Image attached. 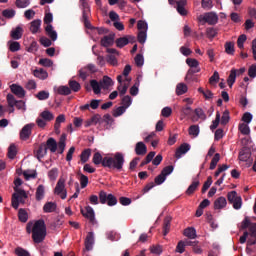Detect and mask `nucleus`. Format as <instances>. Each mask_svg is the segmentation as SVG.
Segmentation results:
<instances>
[{
    "instance_id": "obj_44",
    "label": "nucleus",
    "mask_w": 256,
    "mask_h": 256,
    "mask_svg": "<svg viewBox=\"0 0 256 256\" xmlns=\"http://www.w3.org/2000/svg\"><path fill=\"white\" fill-rule=\"evenodd\" d=\"M238 130H240L241 135H250V127L246 123H240Z\"/></svg>"
},
{
    "instance_id": "obj_49",
    "label": "nucleus",
    "mask_w": 256,
    "mask_h": 256,
    "mask_svg": "<svg viewBox=\"0 0 256 256\" xmlns=\"http://www.w3.org/2000/svg\"><path fill=\"white\" fill-rule=\"evenodd\" d=\"M220 154L216 153L215 156L213 157L212 161H211V165H210V170L213 171L216 169L217 164L220 162Z\"/></svg>"
},
{
    "instance_id": "obj_2",
    "label": "nucleus",
    "mask_w": 256,
    "mask_h": 256,
    "mask_svg": "<svg viewBox=\"0 0 256 256\" xmlns=\"http://www.w3.org/2000/svg\"><path fill=\"white\" fill-rule=\"evenodd\" d=\"M125 165V155L121 152H116L112 157L106 156L103 161V168H108L111 170H116L121 172L123 166Z\"/></svg>"
},
{
    "instance_id": "obj_15",
    "label": "nucleus",
    "mask_w": 256,
    "mask_h": 256,
    "mask_svg": "<svg viewBox=\"0 0 256 256\" xmlns=\"http://www.w3.org/2000/svg\"><path fill=\"white\" fill-rule=\"evenodd\" d=\"M45 33L51 39V41H57L58 34L56 30H54L52 24H47V26H45Z\"/></svg>"
},
{
    "instance_id": "obj_21",
    "label": "nucleus",
    "mask_w": 256,
    "mask_h": 256,
    "mask_svg": "<svg viewBox=\"0 0 256 256\" xmlns=\"http://www.w3.org/2000/svg\"><path fill=\"white\" fill-rule=\"evenodd\" d=\"M66 140H67V136L66 134H62L59 138L58 141V153L60 155H63L65 149H66Z\"/></svg>"
},
{
    "instance_id": "obj_11",
    "label": "nucleus",
    "mask_w": 256,
    "mask_h": 256,
    "mask_svg": "<svg viewBox=\"0 0 256 256\" xmlns=\"http://www.w3.org/2000/svg\"><path fill=\"white\" fill-rule=\"evenodd\" d=\"M190 149H191L190 144H188V143L181 144L180 147L177 148V150H176L175 158L177 160L181 159V157L183 155H186V153H188V151H190Z\"/></svg>"
},
{
    "instance_id": "obj_27",
    "label": "nucleus",
    "mask_w": 256,
    "mask_h": 256,
    "mask_svg": "<svg viewBox=\"0 0 256 256\" xmlns=\"http://www.w3.org/2000/svg\"><path fill=\"white\" fill-rule=\"evenodd\" d=\"M172 217L166 216L163 222V235L166 236L170 232Z\"/></svg>"
},
{
    "instance_id": "obj_28",
    "label": "nucleus",
    "mask_w": 256,
    "mask_h": 256,
    "mask_svg": "<svg viewBox=\"0 0 256 256\" xmlns=\"http://www.w3.org/2000/svg\"><path fill=\"white\" fill-rule=\"evenodd\" d=\"M101 88L107 90L109 87L113 86V79L109 76H104L100 81Z\"/></svg>"
},
{
    "instance_id": "obj_42",
    "label": "nucleus",
    "mask_w": 256,
    "mask_h": 256,
    "mask_svg": "<svg viewBox=\"0 0 256 256\" xmlns=\"http://www.w3.org/2000/svg\"><path fill=\"white\" fill-rule=\"evenodd\" d=\"M59 176V169L58 168H52L48 171V178L50 181H56Z\"/></svg>"
},
{
    "instance_id": "obj_36",
    "label": "nucleus",
    "mask_w": 256,
    "mask_h": 256,
    "mask_svg": "<svg viewBox=\"0 0 256 256\" xmlns=\"http://www.w3.org/2000/svg\"><path fill=\"white\" fill-rule=\"evenodd\" d=\"M90 86L93 89L94 94H100L102 90L101 83H99L97 80H91Z\"/></svg>"
},
{
    "instance_id": "obj_18",
    "label": "nucleus",
    "mask_w": 256,
    "mask_h": 256,
    "mask_svg": "<svg viewBox=\"0 0 256 256\" xmlns=\"http://www.w3.org/2000/svg\"><path fill=\"white\" fill-rule=\"evenodd\" d=\"M45 146H46L47 150L49 149V151L51 153H56V151L58 149L57 141L54 138H48Z\"/></svg>"
},
{
    "instance_id": "obj_46",
    "label": "nucleus",
    "mask_w": 256,
    "mask_h": 256,
    "mask_svg": "<svg viewBox=\"0 0 256 256\" xmlns=\"http://www.w3.org/2000/svg\"><path fill=\"white\" fill-rule=\"evenodd\" d=\"M201 71L200 67L190 68L187 72L185 80H193V75Z\"/></svg>"
},
{
    "instance_id": "obj_53",
    "label": "nucleus",
    "mask_w": 256,
    "mask_h": 256,
    "mask_svg": "<svg viewBox=\"0 0 256 256\" xmlns=\"http://www.w3.org/2000/svg\"><path fill=\"white\" fill-rule=\"evenodd\" d=\"M187 90H188L187 86L183 83H180L177 85L176 93L177 95H183L187 92Z\"/></svg>"
},
{
    "instance_id": "obj_64",
    "label": "nucleus",
    "mask_w": 256,
    "mask_h": 256,
    "mask_svg": "<svg viewBox=\"0 0 256 256\" xmlns=\"http://www.w3.org/2000/svg\"><path fill=\"white\" fill-rule=\"evenodd\" d=\"M134 60H135V64L137 65V67L143 66L144 58L141 54H137Z\"/></svg>"
},
{
    "instance_id": "obj_26",
    "label": "nucleus",
    "mask_w": 256,
    "mask_h": 256,
    "mask_svg": "<svg viewBox=\"0 0 256 256\" xmlns=\"http://www.w3.org/2000/svg\"><path fill=\"white\" fill-rule=\"evenodd\" d=\"M92 155V150L87 148L81 152L80 161L82 164H86Z\"/></svg>"
},
{
    "instance_id": "obj_40",
    "label": "nucleus",
    "mask_w": 256,
    "mask_h": 256,
    "mask_svg": "<svg viewBox=\"0 0 256 256\" xmlns=\"http://www.w3.org/2000/svg\"><path fill=\"white\" fill-rule=\"evenodd\" d=\"M17 156V147L15 144H10V147H8V159L14 160Z\"/></svg>"
},
{
    "instance_id": "obj_13",
    "label": "nucleus",
    "mask_w": 256,
    "mask_h": 256,
    "mask_svg": "<svg viewBox=\"0 0 256 256\" xmlns=\"http://www.w3.org/2000/svg\"><path fill=\"white\" fill-rule=\"evenodd\" d=\"M95 243L94 232L90 231L87 233L85 238V249L86 251H91L93 249V245Z\"/></svg>"
},
{
    "instance_id": "obj_55",
    "label": "nucleus",
    "mask_w": 256,
    "mask_h": 256,
    "mask_svg": "<svg viewBox=\"0 0 256 256\" xmlns=\"http://www.w3.org/2000/svg\"><path fill=\"white\" fill-rule=\"evenodd\" d=\"M213 184V180H212V177L209 176L207 178V181H205L204 185H203V188H202V193L205 194L209 188L211 187V185Z\"/></svg>"
},
{
    "instance_id": "obj_17",
    "label": "nucleus",
    "mask_w": 256,
    "mask_h": 256,
    "mask_svg": "<svg viewBox=\"0 0 256 256\" xmlns=\"http://www.w3.org/2000/svg\"><path fill=\"white\" fill-rule=\"evenodd\" d=\"M41 25L42 20H32V22H30L29 31L32 34H37L41 29Z\"/></svg>"
},
{
    "instance_id": "obj_62",
    "label": "nucleus",
    "mask_w": 256,
    "mask_h": 256,
    "mask_svg": "<svg viewBox=\"0 0 256 256\" xmlns=\"http://www.w3.org/2000/svg\"><path fill=\"white\" fill-rule=\"evenodd\" d=\"M125 110H127V108H125V106H120L116 110L113 111V116L119 117V116L123 115V113H125Z\"/></svg>"
},
{
    "instance_id": "obj_23",
    "label": "nucleus",
    "mask_w": 256,
    "mask_h": 256,
    "mask_svg": "<svg viewBox=\"0 0 256 256\" xmlns=\"http://www.w3.org/2000/svg\"><path fill=\"white\" fill-rule=\"evenodd\" d=\"M135 153L137 156H144L147 153V147L143 142H138L135 146Z\"/></svg>"
},
{
    "instance_id": "obj_12",
    "label": "nucleus",
    "mask_w": 256,
    "mask_h": 256,
    "mask_svg": "<svg viewBox=\"0 0 256 256\" xmlns=\"http://www.w3.org/2000/svg\"><path fill=\"white\" fill-rule=\"evenodd\" d=\"M10 91H12V93H14V95L18 96L20 99L24 98L26 95L24 88L17 84L10 85Z\"/></svg>"
},
{
    "instance_id": "obj_57",
    "label": "nucleus",
    "mask_w": 256,
    "mask_h": 256,
    "mask_svg": "<svg viewBox=\"0 0 256 256\" xmlns=\"http://www.w3.org/2000/svg\"><path fill=\"white\" fill-rule=\"evenodd\" d=\"M107 205L110 207L117 205V197L113 194H108Z\"/></svg>"
},
{
    "instance_id": "obj_45",
    "label": "nucleus",
    "mask_w": 256,
    "mask_h": 256,
    "mask_svg": "<svg viewBox=\"0 0 256 256\" xmlns=\"http://www.w3.org/2000/svg\"><path fill=\"white\" fill-rule=\"evenodd\" d=\"M115 43L118 48H123L129 44V39L123 36L122 38H117Z\"/></svg>"
},
{
    "instance_id": "obj_33",
    "label": "nucleus",
    "mask_w": 256,
    "mask_h": 256,
    "mask_svg": "<svg viewBox=\"0 0 256 256\" xmlns=\"http://www.w3.org/2000/svg\"><path fill=\"white\" fill-rule=\"evenodd\" d=\"M23 177L26 181H29L31 179H36L37 171L36 170H25V171H23Z\"/></svg>"
},
{
    "instance_id": "obj_43",
    "label": "nucleus",
    "mask_w": 256,
    "mask_h": 256,
    "mask_svg": "<svg viewBox=\"0 0 256 256\" xmlns=\"http://www.w3.org/2000/svg\"><path fill=\"white\" fill-rule=\"evenodd\" d=\"M57 93L59 95L67 96L72 94V90L68 86H60L57 88Z\"/></svg>"
},
{
    "instance_id": "obj_58",
    "label": "nucleus",
    "mask_w": 256,
    "mask_h": 256,
    "mask_svg": "<svg viewBox=\"0 0 256 256\" xmlns=\"http://www.w3.org/2000/svg\"><path fill=\"white\" fill-rule=\"evenodd\" d=\"M14 253L17 256H30V252H28V250H25L24 248H20V246H18V248L14 250Z\"/></svg>"
},
{
    "instance_id": "obj_20",
    "label": "nucleus",
    "mask_w": 256,
    "mask_h": 256,
    "mask_svg": "<svg viewBox=\"0 0 256 256\" xmlns=\"http://www.w3.org/2000/svg\"><path fill=\"white\" fill-rule=\"evenodd\" d=\"M105 157L100 152H95L92 158V163L96 166L102 165L104 167Z\"/></svg>"
},
{
    "instance_id": "obj_59",
    "label": "nucleus",
    "mask_w": 256,
    "mask_h": 256,
    "mask_svg": "<svg viewBox=\"0 0 256 256\" xmlns=\"http://www.w3.org/2000/svg\"><path fill=\"white\" fill-rule=\"evenodd\" d=\"M147 38V34L145 30H140L137 36V40L140 44H144Z\"/></svg>"
},
{
    "instance_id": "obj_19",
    "label": "nucleus",
    "mask_w": 256,
    "mask_h": 256,
    "mask_svg": "<svg viewBox=\"0 0 256 256\" xmlns=\"http://www.w3.org/2000/svg\"><path fill=\"white\" fill-rule=\"evenodd\" d=\"M57 210V203L56 202H46L43 205V212L44 213H54Z\"/></svg>"
},
{
    "instance_id": "obj_8",
    "label": "nucleus",
    "mask_w": 256,
    "mask_h": 256,
    "mask_svg": "<svg viewBox=\"0 0 256 256\" xmlns=\"http://www.w3.org/2000/svg\"><path fill=\"white\" fill-rule=\"evenodd\" d=\"M98 71L96 65L88 64L86 67L79 70V78L85 81L91 74L96 73Z\"/></svg>"
},
{
    "instance_id": "obj_25",
    "label": "nucleus",
    "mask_w": 256,
    "mask_h": 256,
    "mask_svg": "<svg viewBox=\"0 0 256 256\" xmlns=\"http://www.w3.org/2000/svg\"><path fill=\"white\" fill-rule=\"evenodd\" d=\"M177 4V11L181 16H186L187 15V10L184 8L187 4L186 0H178L176 2Z\"/></svg>"
},
{
    "instance_id": "obj_16",
    "label": "nucleus",
    "mask_w": 256,
    "mask_h": 256,
    "mask_svg": "<svg viewBox=\"0 0 256 256\" xmlns=\"http://www.w3.org/2000/svg\"><path fill=\"white\" fill-rule=\"evenodd\" d=\"M45 198V186L43 184H40L36 188L35 192V200L37 202L42 201Z\"/></svg>"
},
{
    "instance_id": "obj_37",
    "label": "nucleus",
    "mask_w": 256,
    "mask_h": 256,
    "mask_svg": "<svg viewBox=\"0 0 256 256\" xmlns=\"http://www.w3.org/2000/svg\"><path fill=\"white\" fill-rule=\"evenodd\" d=\"M40 117H42L47 122H50L54 120L55 116L53 113H51L49 110H44L39 114Z\"/></svg>"
},
{
    "instance_id": "obj_31",
    "label": "nucleus",
    "mask_w": 256,
    "mask_h": 256,
    "mask_svg": "<svg viewBox=\"0 0 256 256\" xmlns=\"http://www.w3.org/2000/svg\"><path fill=\"white\" fill-rule=\"evenodd\" d=\"M33 76L39 78L40 80H46L48 78V72L44 69H36L33 71Z\"/></svg>"
},
{
    "instance_id": "obj_34",
    "label": "nucleus",
    "mask_w": 256,
    "mask_h": 256,
    "mask_svg": "<svg viewBox=\"0 0 256 256\" xmlns=\"http://www.w3.org/2000/svg\"><path fill=\"white\" fill-rule=\"evenodd\" d=\"M186 245L192 247L194 253H196V254L202 253V248H200V246L198 245V242H196V241L192 242V240H187Z\"/></svg>"
},
{
    "instance_id": "obj_51",
    "label": "nucleus",
    "mask_w": 256,
    "mask_h": 256,
    "mask_svg": "<svg viewBox=\"0 0 256 256\" xmlns=\"http://www.w3.org/2000/svg\"><path fill=\"white\" fill-rule=\"evenodd\" d=\"M200 133V128L198 125H191L189 127V135H193V137H198Z\"/></svg>"
},
{
    "instance_id": "obj_52",
    "label": "nucleus",
    "mask_w": 256,
    "mask_h": 256,
    "mask_svg": "<svg viewBox=\"0 0 256 256\" xmlns=\"http://www.w3.org/2000/svg\"><path fill=\"white\" fill-rule=\"evenodd\" d=\"M106 62L112 66L119 65V62L117 61V57H115V55H107Z\"/></svg>"
},
{
    "instance_id": "obj_38",
    "label": "nucleus",
    "mask_w": 256,
    "mask_h": 256,
    "mask_svg": "<svg viewBox=\"0 0 256 256\" xmlns=\"http://www.w3.org/2000/svg\"><path fill=\"white\" fill-rule=\"evenodd\" d=\"M156 153L154 151H151L148 153V155L146 156L145 160H143L140 164V167H144L146 165H148L149 163H151L155 157Z\"/></svg>"
},
{
    "instance_id": "obj_6",
    "label": "nucleus",
    "mask_w": 256,
    "mask_h": 256,
    "mask_svg": "<svg viewBox=\"0 0 256 256\" xmlns=\"http://www.w3.org/2000/svg\"><path fill=\"white\" fill-rule=\"evenodd\" d=\"M65 183H66V180L60 177L54 189V193L57 196H59L62 200H65L67 198V190L65 188Z\"/></svg>"
},
{
    "instance_id": "obj_56",
    "label": "nucleus",
    "mask_w": 256,
    "mask_h": 256,
    "mask_svg": "<svg viewBox=\"0 0 256 256\" xmlns=\"http://www.w3.org/2000/svg\"><path fill=\"white\" fill-rule=\"evenodd\" d=\"M120 96H123L127 93V90L129 89V84L124 83V84H119V86L117 87Z\"/></svg>"
},
{
    "instance_id": "obj_9",
    "label": "nucleus",
    "mask_w": 256,
    "mask_h": 256,
    "mask_svg": "<svg viewBox=\"0 0 256 256\" xmlns=\"http://www.w3.org/2000/svg\"><path fill=\"white\" fill-rule=\"evenodd\" d=\"M34 126V123H29L22 127V129L20 130V139L22 141H27V139L31 137L32 129L34 128Z\"/></svg>"
},
{
    "instance_id": "obj_50",
    "label": "nucleus",
    "mask_w": 256,
    "mask_h": 256,
    "mask_svg": "<svg viewBox=\"0 0 256 256\" xmlns=\"http://www.w3.org/2000/svg\"><path fill=\"white\" fill-rule=\"evenodd\" d=\"M35 97L40 101L47 100L50 97V93L48 91H40L35 95Z\"/></svg>"
},
{
    "instance_id": "obj_39",
    "label": "nucleus",
    "mask_w": 256,
    "mask_h": 256,
    "mask_svg": "<svg viewBox=\"0 0 256 256\" xmlns=\"http://www.w3.org/2000/svg\"><path fill=\"white\" fill-rule=\"evenodd\" d=\"M69 88L73 92H79L81 90V84L75 80H70L68 82Z\"/></svg>"
},
{
    "instance_id": "obj_41",
    "label": "nucleus",
    "mask_w": 256,
    "mask_h": 256,
    "mask_svg": "<svg viewBox=\"0 0 256 256\" xmlns=\"http://www.w3.org/2000/svg\"><path fill=\"white\" fill-rule=\"evenodd\" d=\"M18 219L22 223H26L28 221V213H27V211L25 209L20 208L18 210Z\"/></svg>"
},
{
    "instance_id": "obj_4",
    "label": "nucleus",
    "mask_w": 256,
    "mask_h": 256,
    "mask_svg": "<svg viewBox=\"0 0 256 256\" xmlns=\"http://www.w3.org/2000/svg\"><path fill=\"white\" fill-rule=\"evenodd\" d=\"M82 216L89 221L93 226L98 225V220L96 219V213L92 206L87 205L80 209Z\"/></svg>"
},
{
    "instance_id": "obj_7",
    "label": "nucleus",
    "mask_w": 256,
    "mask_h": 256,
    "mask_svg": "<svg viewBox=\"0 0 256 256\" xmlns=\"http://www.w3.org/2000/svg\"><path fill=\"white\" fill-rule=\"evenodd\" d=\"M199 21L208 23L209 25H216L219 21V17L217 13L211 11L206 12L204 15H200Z\"/></svg>"
},
{
    "instance_id": "obj_14",
    "label": "nucleus",
    "mask_w": 256,
    "mask_h": 256,
    "mask_svg": "<svg viewBox=\"0 0 256 256\" xmlns=\"http://www.w3.org/2000/svg\"><path fill=\"white\" fill-rule=\"evenodd\" d=\"M115 42V34H109L108 36H104L101 38V46L108 48L113 45Z\"/></svg>"
},
{
    "instance_id": "obj_48",
    "label": "nucleus",
    "mask_w": 256,
    "mask_h": 256,
    "mask_svg": "<svg viewBox=\"0 0 256 256\" xmlns=\"http://www.w3.org/2000/svg\"><path fill=\"white\" fill-rule=\"evenodd\" d=\"M6 102H8V107L13 108L17 104V100L13 94L6 95Z\"/></svg>"
},
{
    "instance_id": "obj_47",
    "label": "nucleus",
    "mask_w": 256,
    "mask_h": 256,
    "mask_svg": "<svg viewBox=\"0 0 256 256\" xmlns=\"http://www.w3.org/2000/svg\"><path fill=\"white\" fill-rule=\"evenodd\" d=\"M224 48L226 50V54L234 55V53H235V44L234 43L226 42V45H224Z\"/></svg>"
},
{
    "instance_id": "obj_10",
    "label": "nucleus",
    "mask_w": 256,
    "mask_h": 256,
    "mask_svg": "<svg viewBox=\"0 0 256 256\" xmlns=\"http://www.w3.org/2000/svg\"><path fill=\"white\" fill-rule=\"evenodd\" d=\"M48 153L46 144H40L37 150L34 151V157L41 161Z\"/></svg>"
},
{
    "instance_id": "obj_54",
    "label": "nucleus",
    "mask_w": 256,
    "mask_h": 256,
    "mask_svg": "<svg viewBox=\"0 0 256 256\" xmlns=\"http://www.w3.org/2000/svg\"><path fill=\"white\" fill-rule=\"evenodd\" d=\"M188 246L186 242H183V240H180L176 246V252L183 254L185 252V247Z\"/></svg>"
},
{
    "instance_id": "obj_61",
    "label": "nucleus",
    "mask_w": 256,
    "mask_h": 256,
    "mask_svg": "<svg viewBox=\"0 0 256 256\" xmlns=\"http://www.w3.org/2000/svg\"><path fill=\"white\" fill-rule=\"evenodd\" d=\"M186 63L190 68H199V62L196 59L188 58Z\"/></svg>"
},
{
    "instance_id": "obj_35",
    "label": "nucleus",
    "mask_w": 256,
    "mask_h": 256,
    "mask_svg": "<svg viewBox=\"0 0 256 256\" xmlns=\"http://www.w3.org/2000/svg\"><path fill=\"white\" fill-rule=\"evenodd\" d=\"M184 236L189 239H195L197 237L196 229L194 227H188L184 230Z\"/></svg>"
},
{
    "instance_id": "obj_63",
    "label": "nucleus",
    "mask_w": 256,
    "mask_h": 256,
    "mask_svg": "<svg viewBox=\"0 0 256 256\" xmlns=\"http://www.w3.org/2000/svg\"><path fill=\"white\" fill-rule=\"evenodd\" d=\"M195 114L197 115L198 118H200L202 120L207 119V116H206L205 112L201 108L195 109Z\"/></svg>"
},
{
    "instance_id": "obj_60",
    "label": "nucleus",
    "mask_w": 256,
    "mask_h": 256,
    "mask_svg": "<svg viewBox=\"0 0 256 256\" xmlns=\"http://www.w3.org/2000/svg\"><path fill=\"white\" fill-rule=\"evenodd\" d=\"M30 5V0H16V7L23 9Z\"/></svg>"
},
{
    "instance_id": "obj_24",
    "label": "nucleus",
    "mask_w": 256,
    "mask_h": 256,
    "mask_svg": "<svg viewBox=\"0 0 256 256\" xmlns=\"http://www.w3.org/2000/svg\"><path fill=\"white\" fill-rule=\"evenodd\" d=\"M226 205H227V199L225 197H223V196H220L214 202L215 210L224 209L226 207Z\"/></svg>"
},
{
    "instance_id": "obj_3",
    "label": "nucleus",
    "mask_w": 256,
    "mask_h": 256,
    "mask_svg": "<svg viewBox=\"0 0 256 256\" xmlns=\"http://www.w3.org/2000/svg\"><path fill=\"white\" fill-rule=\"evenodd\" d=\"M28 195L25 190L19 189V188H14V194H12V208L17 210L19 208L20 203H24L25 200L27 199Z\"/></svg>"
},
{
    "instance_id": "obj_22",
    "label": "nucleus",
    "mask_w": 256,
    "mask_h": 256,
    "mask_svg": "<svg viewBox=\"0 0 256 256\" xmlns=\"http://www.w3.org/2000/svg\"><path fill=\"white\" fill-rule=\"evenodd\" d=\"M23 28L21 26H16L12 32H10V37L14 40H20L23 36Z\"/></svg>"
},
{
    "instance_id": "obj_1",
    "label": "nucleus",
    "mask_w": 256,
    "mask_h": 256,
    "mask_svg": "<svg viewBox=\"0 0 256 256\" xmlns=\"http://www.w3.org/2000/svg\"><path fill=\"white\" fill-rule=\"evenodd\" d=\"M26 232L32 233V240L35 244L42 243L47 236V227L43 219L36 220L34 223L28 222Z\"/></svg>"
},
{
    "instance_id": "obj_32",
    "label": "nucleus",
    "mask_w": 256,
    "mask_h": 256,
    "mask_svg": "<svg viewBox=\"0 0 256 256\" xmlns=\"http://www.w3.org/2000/svg\"><path fill=\"white\" fill-rule=\"evenodd\" d=\"M236 78H237V69H232L230 70V76H228V86L230 88L233 87L234 83L236 82Z\"/></svg>"
},
{
    "instance_id": "obj_30",
    "label": "nucleus",
    "mask_w": 256,
    "mask_h": 256,
    "mask_svg": "<svg viewBox=\"0 0 256 256\" xmlns=\"http://www.w3.org/2000/svg\"><path fill=\"white\" fill-rule=\"evenodd\" d=\"M251 157V153L247 148H243L238 156L241 162H247Z\"/></svg>"
},
{
    "instance_id": "obj_5",
    "label": "nucleus",
    "mask_w": 256,
    "mask_h": 256,
    "mask_svg": "<svg viewBox=\"0 0 256 256\" xmlns=\"http://www.w3.org/2000/svg\"><path fill=\"white\" fill-rule=\"evenodd\" d=\"M228 203L232 204L234 210H240L242 207V197L238 196L236 191H230L227 195Z\"/></svg>"
},
{
    "instance_id": "obj_29",
    "label": "nucleus",
    "mask_w": 256,
    "mask_h": 256,
    "mask_svg": "<svg viewBox=\"0 0 256 256\" xmlns=\"http://www.w3.org/2000/svg\"><path fill=\"white\" fill-rule=\"evenodd\" d=\"M200 185V181L198 179H195L192 184L188 187V189L186 190V194L188 196H191L194 194V192L198 189Z\"/></svg>"
}]
</instances>
